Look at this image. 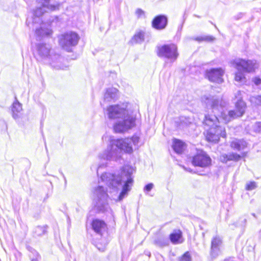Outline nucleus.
<instances>
[{"instance_id":"21","label":"nucleus","mask_w":261,"mask_h":261,"mask_svg":"<svg viewBox=\"0 0 261 261\" xmlns=\"http://www.w3.org/2000/svg\"><path fill=\"white\" fill-rule=\"evenodd\" d=\"M153 243L159 247H164L169 245V241L167 237L162 235H159L154 239Z\"/></svg>"},{"instance_id":"37","label":"nucleus","mask_w":261,"mask_h":261,"mask_svg":"<svg viewBox=\"0 0 261 261\" xmlns=\"http://www.w3.org/2000/svg\"><path fill=\"white\" fill-rule=\"evenodd\" d=\"M154 185L152 183L148 184L144 187V190L148 192L150 191L153 187Z\"/></svg>"},{"instance_id":"34","label":"nucleus","mask_w":261,"mask_h":261,"mask_svg":"<svg viewBox=\"0 0 261 261\" xmlns=\"http://www.w3.org/2000/svg\"><path fill=\"white\" fill-rule=\"evenodd\" d=\"M35 232L37 233V235L39 236L42 234H44L45 232V230L44 228L41 227V226H38L35 230Z\"/></svg>"},{"instance_id":"17","label":"nucleus","mask_w":261,"mask_h":261,"mask_svg":"<svg viewBox=\"0 0 261 261\" xmlns=\"http://www.w3.org/2000/svg\"><path fill=\"white\" fill-rule=\"evenodd\" d=\"M221 243V239L218 237L214 238L212 240L211 255L212 257L215 258L218 255Z\"/></svg>"},{"instance_id":"35","label":"nucleus","mask_w":261,"mask_h":261,"mask_svg":"<svg viewBox=\"0 0 261 261\" xmlns=\"http://www.w3.org/2000/svg\"><path fill=\"white\" fill-rule=\"evenodd\" d=\"M136 13L138 17H142L145 16V12L141 9H137Z\"/></svg>"},{"instance_id":"38","label":"nucleus","mask_w":261,"mask_h":261,"mask_svg":"<svg viewBox=\"0 0 261 261\" xmlns=\"http://www.w3.org/2000/svg\"><path fill=\"white\" fill-rule=\"evenodd\" d=\"M224 261H234L233 258L229 257L224 260Z\"/></svg>"},{"instance_id":"7","label":"nucleus","mask_w":261,"mask_h":261,"mask_svg":"<svg viewBox=\"0 0 261 261\" xmlns=\"http://www.w3.org/2000/svg\"><path fill=\"white\" fill-rule=\"evenodd\" d=\"M246 107V106L245 102H236L235 109L229 110L227 113L223 111V108L221 110L220 118L225 123H227L233 119L242 116L245 112Z\"/></svg>"},{"instance_id":"36","label":"nucleus","mask_w":261,"mask_h":261,"mask_svg":"<svg viewBox=\"0 0 261 261\" xmlns=\"http://www.w3.org/2000/svg\"><path fill=\"white\" fill-rule=\"evenodd\" d=\"M252 81L256 86H259L261 84V79L258 77L253 78Z\"/></svg>"},{"instance_id":"24","label":"nucleus","mask_w":261,"mask_h":261,"mask_svg":"<svg viewBox=\"0 0 261 261\" xmlns=\"http://www.w3.org/2000/svg\"><path fill=\"white\" fill-rule=\"evenodd\" d=\"M144 40V33L143 32H139L137 33L132 39L133 43H138L143 42Z\"/></svg>"},{"instance_id":"29","label":"nucleus","mask_w":261,"mask_h":261,"mask_svg":"<svg viewBox=\"0 0 261 261\" xmlns=\"http://www.w3.org/2000/svg\"><path fill=\"white\" fill-rule=\"evenodd\" d=\"M234 100H236V102H239L240 101L241 102H244L242 100V92L240 91H238L235 94H234V98L233 99Z\"/></svg>"},{"instance_id":"12","label":"nucleus","mask_w":261,"mask_h":261,"mask_svg":"<svg viewBox=\"0 0 261 261\" xmlns=\"http://www.w3.org/2000/svg\"><path fill=\"white\" fill-rule=\"evenodd\" d=\"M39 4H41L40 6L37 7L33 12L34 15L37 17H39L47 11H53L58 9L59 6V4L54 0H44V2Z\"/></svg>"},{"instance_id":"41","label":"nucleus","mask_w":261,"mask_h":261,"mask_svg":"<svg viewBox=\"0 0 261 261\" xmlns=\"http://www.w3.org/2000/svg\"><path fill=\"white\" fill-rule=\"evenodd\" d=\"M32 261H38V260L36 259H32Z\"/></svg>"},{"instance_id":"23","label":"nucleus","mask_w":261,"mask_h":261,"mask_svg":"<svg viewBox=\"0 0 261 261\" xmlns=\"http://www.w3.org/2000/svg\"><path fill=\"white\" fill-rule=\"evenodd\" d=\"M185 148L184 143L178 140L174 141L173 148L175 152L178 154H181L184 151Z\"/></svg>"},{"instance_id":"8","label":"nucleus","mask_w":261,"mask_h":261,"mask_svg":"<svg viewBox=\"0 0 261 261\" xmlns=\"http://www.w3.org/2000/svg\"><path fill=\"white\" fill-rule=\"evenodd\" d=\"M158 55L167 59L170 63L176 61L178 56L177 47L174 44L164 45L158 47Z\"/></svg>"},{"instance_id":"40","label":"nucleus","mask_w":261,"mask_h":261,"mask_svg":"<svg viewBox=\"0 0 261 261\" xmlns=\"http://www.w3.org/2000/svg\"><path fill=\"white\" fill-rule=\"evenodd\" d=\"M252 216H254V217H255V214H254V213H253V214H252Z\"/></svg>"},{"instance_id":"16","label":"nucleus","mask_w":261,"mask_h":261,"mask_svg":"<svg viewBox=\"0 0 261 261\" xmlns=\"http://www.w3.org/2000/svg\"><path fill=\"white\" fill-rule=\"evenodd\" d=\"M92 228L93 230L97 233L102 236L107 230V224L106 223L100 219H96L92 221Z\"/></svg>"},{"instance_id":"22","label":"nucleus","mask_w":261,"mask_h":261,"mask_svg":"<svg viewBox=\"0 0 261 261\" xmlns=\"http://www.w3.org/2000/svg\"><path fill=\"white\" fill-rule=\"evenodd\" d=\"M22 110V108L21 103L16 100L13 102L12 107L13 117L15 119L19 118Z\"/></svg>"},{"instance_id":"26","label":"nucleus","mask_w":261,"mask_h":261,"mask_svg":"<svg viewBox=\"0 0 261 261\" xmlns=\"http://www.w3.org/2000/svg\"><path fill=\"white\" fill-rule=\"evenodd\" d=\"M51 31L48 29H43L42 27L40 29H36V34L38 37H44L49 36L51 34Z\"/></svg>"},{"instance_id":"1","label":"nucleus","mask_w":261,"mask_h":261,"mask_svg":"<svg viewBox=\"0 0 261 261\" xmlns=\"http://www.w3.org/2000/svg\"><path fill=\"white\" fill-rule=\"evenodd\" d=\"M201 100L205 108L207 111L211 110L214 114L205 115L203 123L205 126L207 127L205 134L206 139L208 142L217 143L220 137L224 138L226 134L225 128L219 125L217 115L220 117L221 110L226 107L228 103L222 98L211 95H204Z\"/></svg>"},{"instance_id":"14","label":"nucleus","mask_w":261,"mask_h":261,"mask_svg":"<svg viewBox=\"0 0 261 261\" xmlns=\"http://www.w3.org/2000/svg\"><path fill=\"white\" fill-rule=\"evenodd\" d=\"M224 72L221 68H211L205 71V75L211 82L221 83L223 81Z\"/></svg>"},{"instance_id":"30","label":"nucleus","mask_w":261,"mask_h":261,"mask_svg":"<svg viewBox=\"0 0 261 261\" xmlns=\"http://www.w3.org/2000/svg\"><path fill=\"white\" fill-rule=\"evenodd\" d=\"M252 129L254 132H261V122H256L252 125Z\"/></svg>"},{"instance_id":"25","label":"nucleus","mask_w":261,"mask_h":261,"mask_svg":"<svg viewBox=\"0 0 261 261\" xmlns=\"http://www.w3.org/2000/svg\"><path fill=\"white\" fill-rule=\"evenodd\" d=\"M181 237V232L178 230L173 232L170 235V239L173 244H177L179 243V239Z\"/></svg>"},{"instance_id":"13","label":"nucleus","mask_w":261,"mask_h":261,"mask_svg":"<svg viewBox=\"0 0 261 261\" xmlns=\"http://www.w3.org/2000/svg\"><path fill=\"white\" fill-rule=\"evenodd\" d=\"M192 162L195 166L206 167L211 165V159L205 152L201 151L193 157Z\"/></svg>"},{"instance_id":"5","label":"nucleus","mask_w":261,"mask_h":261,"mask_svg":"<svg viewBox=\"0 0 261 261\" xmlns=\"http://www.w3.org/2000/svg\"><path fill=\"white\" fill-rule=\"evenodd\" d=\"M234 67L238 70L235 75V80L242 83H245L246 77L243 72H252L258 68V65L255 60L236 59L233 61Z\"/></svg>"},{"instance_id":"18","label":"nucleus","mask_w":261,"mask_h":261,"mask_svg":"<svg viewBox=\"0 0 261 261\" xmlns=\"http://www.w3.org/2000/svg\"><path fill=\"white\" fill-rule=\"evenodd\" d=\"M241 158V156L239 154L233 152L222 154L220 156V161L224 163H226L227 162L230 161L237 162L239 161Z\"/></svg>"},{"instance_id":"33","label":"nucleus","mask_w":261,"mask_h":261,"mask_svg":"<svg viewBox=\"0 0 261 261\" xmlns=\"http://www.w3.org/2000/svg\"><path fill=\"white\" fill-rule=\"evenodd\" d=\"M179 261H191V258L189 252H186L179 259Z\"/></svg>"},{"instance_id":"2","label":"nucleus","mask_w":261,"mask_h":261,"mask_svg":"<svg viewBox=\"0 0 261 261\" xmlns=\"http://www.w3.org/2000/svg\"><path fill=\"white\" fill-rule=\"evenodd\" d=\"M135 169L130 166H125L122 169L120 174H113L105 173L102 174L100 179L102 181L112 189L122 188L118 199L120 201L123 199L127 192L130 190L133 182V174Z\"/></svg>"},{"instance_id":"11","label":"nucleus","mask_w":261,"mask_h":261,"mask_svg":"<svg viewBox=\"0 0 261 261\" xmlns=\"http://www.w3.org/2000/svg\"><path fill=\"white\" fill-rule=\"evenodd\" d=\"M115 142H118V147L121 152L122 150L125 152L130 153L133 152V145H137L139 141V137L134 136L131 138L124 139L114 140Z\"/></svg>"},{"instance_id":"6","label":"nucleus","mask_w":261,"mask_h":261,"mask_svg":"<svg viewBox=\"0 0 261 261\" xmlns=\"http://www.w3.org/2000/svg\"><path fill=\"white\" fill-rule=\"evenodd\" d=\"M95 207L100 212H104L109 208L108 195L107 191L102 186H98L94 191Z\"/></svg>"},{"instance_id":"4","label":"nucleus","mask_w":261,"mask_h":261,"mask_svg":"<svg viewBox=\"0 0 261 261\" xmlns=\"http://www.w3.org/2000/svg\"><path fill=\"white\" fill-rule=\"evenodd\" d=\"M38 55L42 59H46L53 67L56 69H65L66 66L64 65V59L59 55L51 50L49 45L40 43L37 45Z\"/></svg>"},{"instance_id":"27","label":"nucleus","mask_w":261,"mask_h":261,"mask_svg":"<svg viewBox=\"0 0 261 261\" xmlns=\"http://www.w3.org/2000/svg\"><path fill=\"white\" fill-rule=\"evenodd\" d=\"M193 39L198 42H212L215 40V38L212 36L204 35L195 37Z\"/></svg>"},{"instance_id":"19","label":"nucleus","mask_w":261,"mask_h":261,"mask_svg":"<svg viewBox=\"0 0 261 261\" xmlns=\"http://www.w3.org/2000/svg\"><path fill=\"white\" fill-rule=\"evenodd\" d=\"M118 91L116 88H110L107 89L105 94V100L110 101L112 100L116 99L118 97Z\"/></svg>"},{"instance_id":"39","label":"nucleus","mask_w":261,"mask_h":261,"mask_svg":"<svg viewBox=\"0 0 261 261\" xmlns=\"http://www.w3.org/2000/svg\"><path fill=\"white\" fill-rule=\"evenodd\" d=\"M39 2H38L39 3L44 2V0H39Z\"/></svg>"},{"instance_id":"28","label":"nucleus","mask_w":261,"mask_h":261,"mask_svg":"<svg viewBox=\"0 0 261 261\" xmlns=\"http://www.w3.org/2000/svg\"><path fill=\"white\" fill-rule=\"evenodd\" d=\"M250 102L256 106H261V95L252 96L250 98Z\"/></svg>"},{"instance_id":"10","label":"nucleus","mask_w":261,"mask_h":261,"mask_svg":"<svg viewBox=\"0 0 261 261\" xmlns=\"http://www.w3.org/2000/svg\"><path fill=\"white\" fill-rule=\"evenodd\" d=\"M118 142L114 140L110 141V145L105 151L102 158L109 161H116L121 157V153L120 148L118 147Z\"/></svg>"},{"instance_id":"32","label":"nucleus","mask_w":261,"mask_h":261,"mask_svg":"<svg viewBox=\"0 0 261 261\" xmlns=\"http://www.w3.org/2000/svg\"><path fill=\"white\" fill-rule=\"evenodd\" d=\"M107 245V242L104 241L103 244H101L100 242L97 243L96 246L99 251L103 252L105 250Z\"/></svg>"},{"instance_id":"3","label":"nucleus","mask_w":261,"mask_h":261,"mask_svg":"<svg viewBox=\"0 0 261 261\" xmlns=\"http://www.w3.org/2000/svg\"><path fill=\"white\" fill-rule=\"evenodd\" d=\"M109 119L117 120L114 129L117 133H122L131 129L135 125L136 118L132 113L120 105H112L107 108Z\"/></svg>"},{"instance_id":"9","label":"nucleus","mask_w":261,"mask_h":261,"mask_svg":"<svg viewBox=\"0 0 261 261\" xmlns=\"http://www.w3.org/2000/svg\"><path fill=\"white\" fill-rule=\"evenodd\" d=\"M79 40V37L76 33L69 32L60 36L59 44L63 49L71 51V48L77 45Z\"/></svg>"},{"instance_id":"31","label":"nucleus","mask_w":261,"mask_h":261,"mask_svg":"<svg viewBox=\"0 0 261 261\" xmlns=\"http://www.w3.org/2000/svg\"><path fill=\"white\" fill-rule=\"evenodd\" d=\"M256 188V183L254 181H251L246 184V189L247 190H252Z\"/></svg>"},{"instance_id":"20","label":"nucleus","mask_w":261,"mask_h":261,"mask_svg":"<svg viewBox=\"0 0 261 261\" xmlns=\"http://www.w3.org/2000/svg\"><path fill=\"white\" fill-rule=\"evenodd\" d=\"M230 146L233 149L241 150L247 146V142L244 140L234 139L230 143Z\"/></svg>"},{"instance_id":"15","label":"nucleus","mask_w":261,"mask_h":261,"mask_svg":"<svg viewBox=\"0 0 261 261\" xmlns=\"http://www.w3.org/2000/svg\"><path fill=\"white\" fill-rule=\"evenodd\" d=\"M168 23V19L165 15H160L156 16L152 21V26L153 28L161 30L164 29Z\"/></svg>"}]
</instances>
